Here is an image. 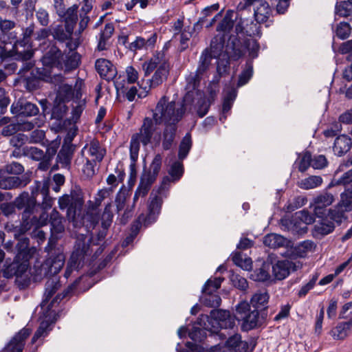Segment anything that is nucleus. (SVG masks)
Masks as SVG:
<instances>
[{"label":"nucleus","mask_w":352,"mask_h":352,"mask_svg":"<svg viewBox=\"0 0 352 352\" xmlns=\"http://www.w3.org/2000/svg\"><path fill=\"white\" fill-rule=\"evenodd\" d=\"M155 181V180L151 179L149 175L142 174L139 186L135 192L134 198L145 197Z\"/></svg>","instance_id":"c03bdc74"},{"label":"nucleus","mask_w":352,"mask_h":352,"mask_svg":"<svg viewBox=\"0 0 352 352\" xmlns=\"http://www.w3.org/2000/svg\"><path fill=\"white\" fill-rule=\"evenodd\" d=\"M67 110V107L63 104H58L53 107L51 116L52 120L51 127L54 131L58 133L67 131L68 125L71 124V120L65 118Z\"/></svg>","instance_id":"dca6fc26"},{"label":"nucleus","mask_w":352,"mask_h":352,"mask_svg":"<svg viewBox=\"0 0 352 352\" xmlns=\"http://www.w3.org/2000/svg\"><path fill=\"white\" fill-rule=\"evenodd\" d=\"M351 329L344 322H340L337 326L331 331V335L334 339L343 340L349 334Z\"/></svg>","instance_id":"bf43d9fd"},{"label":"nucleus","mask_w":352,"mask_h":352,"mask_svg":"<svg viewBox=\"0 0 352 352\" xmlns=\"http://www.w3.org/2000/svg\"><path fill=\"white\" fill-rule=\"evenodd\" d=\"M351 25L346 22L339 23L335 29L336 35L342 40L348 38L351 34Z\"/></svg>","instance_id":"e2e57ef3"},{"label":"nucleus","mask_w":352,"mask_h":352,"mask_svg":"<svg viewBox=\"0 0 352 352\" xmlns=\"http://www.w3.org/2000/svg\"><path fill=\"white\" fill-rule=\"evenodd\" d=\"M351 144V138L347 135H342L336 138L333 149L335 154L342 156L350 150Z\"/></svg>","instance_id":"e433bc0d"},{"label":"nucleus","mask_w":352,"mask_h":352,"mask_svg":"<svg viewBox=\"0 0 352 352\" xmlns=\"http://www.w3.org/2000/svg\"><path fill=\"white\" fill-rule=\"evenodd\" d=\"M113 218L111 204H107L101 216V226L102 228H109Z\"/></svg>","instance_id":"6e6d98bb"},{"label":"nucleus","mask_w":352,"mask_h":352,"mask_svg":"<svg viewBox=\"0 0 352 352\" xmlns=\"http://www.w3.org/2000/svg\"><path fill=\"white\" fill-rule=\"evenodd\" d=\"M288 241L283 236L274 233L268 234L263 238V244L271 248H278L287 245Z\"/></svg>","instance_id":"a19ab883"},{"label":"nucleus","mask_w":352,"mask_h":352,"mask_svg":"<svg viewBox=\"0 0 352 352\" xmlns=\"http://www.w3.org/2000/svg\"><path fill=\"white\" fill-rule=\"evenodd\" d=\"M203 293L201 297V302L206 307H218L220 306L221 302V297L212 292V291H208Z\"/></svg>","instance_id":"3c124183"},{"label":"nucleus","mask_w":352,"mask_h":352,"mask_svg":"<svg viewBox=\"0 0 352 352\" xmlns=\"http://www.w3.org/2000/svg\"><path fill=\"white\" fill-rule=\"evenodd\" d=\"M322 183L320 176L311 175L298 182V186L304 190H310L320 186Z\"/></svg>","instance_id":"09e8293b"},{"label":"nucleus","mask_w":352,"mask_h":352,"mask_svg":"<svg viewBox=\"0 0 352 352\" xmlns=\"http://www.w3.org/2000/svg\"><path fill=\"white\" fill-rule=\"evenodd\" d=\"M30 328L24 327L10 339L0 352H23L26 339L31 334Z\"/></svg>","instance_id":"a211bd4d"},{"label":"nucleus","mask_w":352,"mask_h":352,"mask_svg":"<svg viewBox=\"0 0 352 352\" xmlns=\"http://www.w3.org/2000/svg\"><path fill=\"white\" fill-rule=\"evenodd\" d=\"M168 73L169 64L168 62H163L162 65L155 70L152 78L146 80L143 79L138 82V86L143 89L139 94V97L140 98L146 97L152 87L161 85L167 78Z\"/></svg>","instance_id":"4468645a"},{"label":"nucleus","mask_w":352,"mask_h":352,"mask_svg":"<svg viewBox=\"0 0 352 352\" xmlns=\"http://www.w3.org/2000/svg\"><path fill=\"white\" fill-rule=\"evenodd\" d=\"M85 199H58L59 207L66 210L68 220L73 223L75 228L84 225L85 211L83 210Z\"/></svg>","instance_id":"1a4fd4ad"},{"label":"nucleus","mask_w":352,"mask_h":352,"mask_svg":"<svg viewBox=\"0 0 352 352\" xmlns=\"http://www.w3.org/2000/svg\"><path fill=\"white\" fill-rule=\"evenodd\" d=\"M78 8L77 5H74L67 9L65 8V14L63 15H58L60 17L64 19L65 23V25L68 27V29L70 31L74 30L78 20Z\"/></svg>","instance_id":"79ce46f5"},{"label":"nucleus","mask_w":352,"mask_h":352,"mask_svg":"<svg viewBox=\"0 0 352 352\" xmlns=\"http://www.w3.org/2000/svg\"><path fill=\"white\" fill-rule=\"evenodd\" d=\"M340 179L333 180L326 188V197L319 196L317 198H334L340 192V198H352V188L347 182H339Z\"/></svg>","instance_id":"4be33fe9"},{"label":"nucleus","mask_w":352,"mask_h":352,"mask_svg":"<svg viewBox=\"0 0 352 352\" xmlns=\"http://www.w3.org/2000/svg\"><path fill=\"white\" fill-rule=\"evenodd\" d=\"M177 129V124L165 125L162 134V147L164 150H169L171 148L176 136Z\"/></svg>","instance_id":"ea45409f"},{"label":"nucleus","mask_w":352,"mask_h":352,"mask_svg":"<svg viewBox=\"0 0 352 352\" xmlns=\"http://www.w3.org/2000/svg\"><path fill=\"white\" fill-rule=\"evenodd\" d=\"M66 46L69 50L67 54L62 53L58 47L52 45L42 58L43 65L55 67L67 72L76 69L80 63V55L74 52L77 45L69 41Z\"/></svg>","instance_id":"20e7f679"},{"label":"nucleus","mask_w":352,"mask_h":352,"mask_svg":"<svg viewBox=\"0 0 352 352\" xmlns=\"http://www.w3.org/2000/svg\"><path fill=\"white\" fill-rule=\"evenodd\" d=\"M208 320L214 331L222 329H233L235 327L236 313L231 315L230 311L226 309H213L208 316Z\"/></svg>","instance_id":"ddd939ff"},{"label":"nucleus","mask_w":352,"mask_h":352,"mask_svg":"<svg viewBox=\"0 0 352 352\" xmlns=\"http://www.w3.org/2000/svg\"><path fill=\"white\" fill-rule=\"evenodd\" d=\"M75 287V283H73L69 285L68 287L63 292V293L58 294L52 300V301L49 304L47 303V305L45 306L47 307V309L50 311L53 307L56 306V305H58L63 298L67 297L71 292H73Z\"/></svg>","instance_id":"052dcab7"},{"label":"nucleus","mask_w":352,"mask_h":352,"mask_svg":"<svg viewBox=\"0 0 352 352\" xmlns=\"http://www.w3.org/2000/svg\"><path fill=\"white\" fill-rule=\"evenodd\" d=\"M36 199H14L12 201H3L0 203V212L6 217L16 214V211L21 212V222L19 227L15 228L14 235H23L32 228L35 229L45 224L47 216L43 214L41 219L35 217H31V214L36 206L34 202Z\"/></svg>","instance_id":"7ed1b4c3"},{"label":"nucleus","mask_w":352,"mask_h":352,"mask_svg":"<svg viewBox=\"0 0 352 352\" xmlns=\"http://www.w3.org/2000/svg\"><path fill=\"white\" fill-rule=\"evenodd\" d=\"M85 162L82 166V171L85 177L91 178L96 174V166L99 162L91 160L88 157H84Z\"/></svg>","instance_id":"13d9d810"},{"label":"nucleus","mask_w":352,"mask_h":352,"mask_svg":"<svg viewBox=\"0 0 352 352\" xmlns=\"http://www.w3.org/2000/svg\"><path fill=\"white\" fill-rule=\"evenodd\" d=\"M256 342L251 340L250 342L241 340V336L239 333L228 338L226 346L232 352H252L256 346Z\"/></svg>","instance_id":"412c9836"},{"label":"nucleus","mask_w":352,"mask_h":352,"mask_svg":"<svg viewBox=\"0 0 352 352\" xmlns=\"http://www.w3.org/2000/svg\"><path fill=\"white\" fill-rule=\"evenodd\" d=\"M156 41L157 36L155 34H151L147 38L138 36L133 42L129 44V49L133 52L142 49L148 50V48H152L155 45Z\"/></svg>","instance_id":"c9c22d12"},{"label":"nucleus","mask_w":352,"mask_h":352,"mask_svg":"<svg viewBox=\"0 0 352 352\" xmlns=\"http://www.w3.org/2000/svg\"><path fill=\"white\" fill-rule=\"evenodd\" d=\"M270 296L267 292H258L254 294L250 300V307H252L253 309H264L268 308L267 303L269 301Z\"/></svg>","instance_id":"37998d69"},{"label":"nucleus","mask_w":352,"mask_h":352,"mask_svg":"<svg viewBox=\"0 0 352 352\" xmlns=\"http://www.w3.org/2000/svg\"><path fill=\"white\" fill-rule=\"evenodd\" d=\"M153 118L146 117L143 120L140 133H137L131 137L130 142V148H136V151H140V143L143 146H147L151 140V138L156 130V126Z\"/></svg>","instance_id":"9b49d317"},{"label":"nucleus","mask_w":352,"mask_h":352,"mask_svg":"<svg viewBox=\"0 0 352 352\" xmlns=\"http://www.w3.org/2000/svg\"><path fill=\"white\" fill-rule=\"evenodd\" d=\"M315 247L316 245L312 241H304L293 248L292 255L298 258H305L307 252L311 251Z\"/></svg>","instance_id":"a18cd8bd"},{"label":"nucleus","mask_w":352,"mask_h":352,"mask_svg":"<svg viewBox=\"0 0 352 352\" xmlns=\"http://www.w3.org/2000/svg\"><path fill=\"white\" fill-rule=\"evenodd\" d=\"M224 280L222 277L214 278V280L208 279L202 287V292L212 291V292H216L220 288L221 283Z\"/></svg>","instance_id":"338daca9"},{"label":"nucleus","mask_w":352,"mask_h":352,"mask_svg":"<svg viewBox=\"0 0 352 352\" xmlns=\"http://www.w3.org/2000/svg\"><path fill=\"white\" fill-rule=\"evenodd\" d=\"M254 14L257 23H267L266 27L270 25V22H268V19L272 14V10L267 1L258 0L254 8Z\"/></svg>","instance_id":"c85d7f7f"},{"label":"nucleus","mask_w":352,"mask_h":352,"mask_svg":"<svg viewBox=\"0 0 352 352\" xmlns=\"http://www.w3.org/2000/svg\"><path fill=\"white\" fill-rule=\"evenodd\" d=\"M186 112L185 104L169 101L166 96H162L153 110V118L155 124H177Z\"/></svg>","instance_id":"39448f33"},{"label":"nucleus","mask_w":352,"mask_h":352,"mask_svg":"<svg viewBox=\"0 0 352 352\" xmlns=\"http://www.w3.org/2000/svg\"><path fill=\"white\" fill-rule=\"evenodd\" d=\"M162 156L160 154L155 155L151 165L150 170L148 172H144V175H149L151 179L155 180L162 167Z\"/></svg>","instance_id":"5fc2aeb1"},{"label":"nucleus","mask_w":352,"mask_h":352,"mask_svg":"<svg viewBox=\"0 0 352 352\" xmlns=\"http://www.w3.org/2000/svg\"><path fill=\"white\" fill-rule=\"evenodd\" d=\"M32 67L33 64L32 63H26L25 66L19 70L22 82L25 87L29 91L36 89L39 85L40 80L36 75H34V71L32 69L29 72Z\"/></svg>","instance_id":"bb28decb"},{"label":"nucleus","mask_w":352,"mask_h":352,"mask_svg":"<svg viewBox=\"0 0 352 352\" xmlns=\"http://www.w3.org/2000/svg\"><path fill=\"white\" fill-rule=\"evenodd\" d=\"M74 30H69L67 26L65 25V28L63 25H59L54 28L52 34L55 39L58 40L61 42H72L70 38L73 34Z\"/></svg>","instance_id":"603ef678"},{"label":"nucleus","mask_w":352,"mask_h":352,"mask_svg":"<svg viewBox=\"0 0 352 352\" xmlns=\"http://www.w3.org/2000/svg\"><path fill=\"white\" fill-rule=\"evenodd\" d=\"M212 58L214 56L210 53L209 49L206 48L202 52L196 71L197 76L203 74L208 69Z\"/></svg>","instance_id":"de8ad7c7"},{"label":"nucleus","mask_w":352,"mask_h":352,"mask_svg":"<svg viewBox=\"0 0 352 352\" xmlns=\"http://www.w3.org/2000/svg\"><path fill=\"white\" fill-rule=\"evenodd\" d=\"M35 252L36 249L32 247L31 248L27 249L25 250L17 252L14 258L18 260L22 264H25L27 265V268L28 269L30 266L29 261L30 258H32Z\"/></svg>","instance_id":"4d7b16f0"},{"label":"nucleus","mask_w":352,"mask_h":352,"mask_svg":"<svg viewBox=\"0 0 352 352\" xmlns=\"http://www.w3.org/2000/svg\"><path fill=\"white\" fill-rule=\"evenodd\" d=\"M352 13V3L348 0L337 3L336 5V14L343 17H346Z\"/></svg>","instance_id":"680f3d73"},{"label":"nucleus","mask_w":352,"mask_h":352,"mask_svg":"<svg viewBox=\"0 0 352 352\" xmlns=\"http://www.w3.org/2000/svg\"><path fill=\"white\" fill-rule=\"evenodd\" d=\"M334 199H314V203L310 204L315 216L318 219L314 227V236L317 238L323 237L332 233L335 230V223H342L346 212L352 210V199H340V202L333 208H327Z\"/></svg>","instance_id":"f257e3e1"},{"label":"nucleus","mask_w":352,"mask_h":352,"mask_svg":"<svg viewBox=\"0 0 352 352\" xmlns=\"http://www.w3.org/2000/svg\"><path fill=\"white\" fill-rule=\"evenodd\" d=\"M338 52L342 54H348L347 60L351 62L352 69V39L342 43L338 48Z\"/></svg>","instance_id":"774afa93"},{"label":"nucleus","mask_w":352,"mask_h":352,"mask_svg":"<svg viewBox=\"0 0 352 352\" xmlns=\"http://www.w3.org/2000/svg\"><path fill=\"white\" fill-rule=\"evenodd\" d=\"M78 83L80 86L82 85V81L80 78L76 80L75 88L74 89L72 85L63 84L59 87L58 95L63 101H69L73 99L76 92V98L80 95V87H78Z\"/></svg>","instance_id":"f704fd0d"},{"label":"nucleus","mask_w":352,"mask_h":352,"mask_svg":"<svg viewBox=\"0 0 352 352\" xmlns=\"http://www.w3.org/2000/svg\"><path fill=\"white\" fill-rule=\"evenodd\" d=\"M184 173V166L182 162L176 161L172 164L168 170L170 177H164L162 188H165L170 182H176L180 179Z\"/></svg>","instance_id":"2f4dec72"},{"label":"nucleus","mask_w":352,"mask_h":352,"mask_svg":"<svg viewBox=\"0 0 352 352\" xmlns=\"http://www.w3.org/2000/svg\"><path fill=\"white\" fill-rule=\"evenodd\" d=\"M80 154L82 157H88L91 160L101 162L106 155V149L98 140L94 138L83 146Z\"/></svg>","instance_id":"6ab92c4d"},{"label":"nucleus","mask_w":352,"mask_h":352,"mask_svg":"<svg viewBox=\"0 0 352 352\" xmlns=\"http://www.w3.org/2000/svg\"><path fill=\"white\" fill-rule=\"evenodd\" d=\"M225 47V36L223 35H217L212 38L210 43V53L214 56V58H218L221 54Z\"/></svg>","instance_id":"49530a36"},{"label":"nucleus","mask_w":352,"mask_h":352,"mask_svg":"<svg viewBox=\"0 0 352 352\" xmlns=\"http://www.w3.org/2000/svg\"><path fill=\"white\" fill-rule=\"evenodd\" d=\"M25 156L34 160L40 161L45 157L43 150L34 146H25Z\"/></svg>","instance_id":"69168bd1"},{"label":"nucleus","mask_w":352,"mask_h":352,"mask_svg":"<svg viewBox=\"0 0 352 352\" xmlns=\"http://www.w3.org/2000/svg\"><path fill=\"white\" fill-rule=\"evenodd\" d=\"M30 182L26 177L7 176L0 180V189L12 190L25 186Z\"/></svg>","instance_id":"473e14b6"},{"label":"nucleus","mask_w":352,"mask_h":352,"mask_svg":"<svg viewBox=\"0 0 352 352\" xmlns=\"http://www.w3.org/2000/svg\"><path fill=\"white\" fill-rule=\"evenodd\" d=\"M192 145L191 135L189 133H187L182 138L179 146L178 158L179 160L182 161L188 156Z\"/></svg>","instance_id":"8fccbe9b"},{"label":"nucleus","mask_w":352,"mask_h":352,"mask_svg":"<svg viewBox=\"0 0 352 352\" xmlns=\"http://www.w3.org/2000/svg\"><path fill=\"white\" fill-rule=\"evenodd\" d=\"M12 113L18 115V119L21 117H32L39 112L38 107L25 100L19 99L14 102L10 108Z\"/></svg>","instance_id":"5701e85b"},{"label":"nucleus","mask_w":352,"mask_h":352,"mask_svg":"<svg viewBox=\"0 0 352 352\" xmlns=\"http://www.w3.org/2000/svg\"><path fill=\"white\" fill-rule=\"evenodd\" d=\"M47 223L50 225L51 234L45 248L47 253V258L41 264V270L44 271L45 275L57 273L63 267L65 258L63 250L56 247L60 234L65 231L62 218L56 209L52 210Z\"/></svg>","instance_id":"f03ea898"},{"label":"nucleus","mask_w":352,"mask_h":352,"mask_svg":"<svg viewBox=\"0 0 352 352\" xmlns=\"http://www.w3.org/2000/svg\"><path fill=\"white\" fill-rule=\"evenodd\" d=\"M257 23L252 20L241 19L236 29H238V27L241 28V32L250 37L255 36L260 37L261 35L260 26Z\"/></svg>","instance_id":"4c0bfd02"},{"label":"nucleus","mask_w":352,"mask_h":352,"mask_svg":"<svg viewBox=\"0 0 352 352\" xmlns=\"http://www.w3.org/2000/svg\"><path fill=\"white\" fill-rule=\"evenodd\" d=\"M162 204V199H151L148 204V213L145 216L143 213L140 214L138 217L131 224V234L137 236L142 225L148 227L155 223L160 212Z\"/></svg>","instance_id":"9d476101"},{"label":"nucleus","mask_w":352,"mask_h":352,"mask_svg":"<svg viewBox=\"0 0 352 352\" xmlns=\"http://www.w3.org/2000/svg\"><path fill=\"white\" fill-rule=\"evenodd\" d=\"M34 30L35 25L34 23H31L23 30V37L19 38V41L14 46H12L11 50V52L15 54V60L27 61L32 58L34 50L32 49L31 38L34 34Z\"/></svg>","instance_id":"0eeeda50"},{"label":"nucleus","mask_w":352,"mask_h":352,"mask_svg":"<svg viewBox=\"0 0 352 352\" xmlns=\"http://www.w3.org/2000/svg\"><path fill=\"white\" fill-rule=\"evenodd\" d=\"M116 181L117 178L114 175L110 174L108 176L107 182L109 185H111V187L100 190L98 192L100 198H108L112 196L113 192V187L116 186Z\"/></svg>","instance_id":"0e129e2a"},{"label":"nucleus","mask_w":352,"mask_h":352,"mask_svg":"<svg viewBox=\"0 0 352 352\" xmlns=\"http://www.w3.org/2000/svg\"><path fill=\"white\" fill-rule=\"evenodd\" d=\"M236 318L242 322L241 328L243 331H249L259 326V311L251 309L250 305L246 301H241L236 306Z\"/></svg>","instance_id":"6e6552de"},{"label":"nucleus","mask_w":352,"mask_h":352,"mask_svg":"<svg viewBox=\"0 0 352 352\" xmlns=\"http://www.w3.org/2000/svg\"><path fill=\"white\" fill-rule=\"evenodd\" d=\"M76 145H62L56 156V162L63 168H69Z\"/></svg>","instance_id":"7c9ffc66"},{"label":"nucleus","mask_w":352,"mask_h":352,"mask_svg":"<svg viewBox=\"0 0 352 352\" xmlns=\"http://www.w3.org/2000/svg\"><path fill=\"white\" fill-rule=\"evenodd\" d=\"M301 267L299 264H296L289 260H275L271 265L272 269V274L278 280H282L286 278L290 274L291 272H296Z\"/></svg>","instance_id":"f3484780"},{"label":"nucleus","mask_w":352,"mask_h":352,"mask_svg":"<svg viewBox=\"0 0 352 352\" xmlns=\"http://www.w3.org/2000/svg\"><path fill=\"white\" fill-rule=\"evenodd\" d=\"M274 260L275 255L273 254H269L267 260L263 263L261 267L254 270L253 273L251 274L254 280L258 282H265L269 280L271 277L270 270Z\"/></svg>","instance_id":"cd10ccee"},{"label":"nucleus","mask_w":352,"mask_h":352,"mask_svg":"<svg viewBox=\"0 0 352 352\" xmlns=\"http://www.w3.org/2000/svg\"><path fill=\"white\" fill-rule=\"evenodd\" d=\"M60 272V270L56 274H49L47 275L44 274V271L41 270V267H40V274L43 276H52L50 278L45 285V293L43 295V298L41 303V307H45L49 300L52 298V297L55 294V293L58 291V289L60 287L61 285L56 275Z\"/></svg>","instance_id":"393cba45"},{"label":"nucleus","mask_w":352,"mask_h":352,"mask_svg":"<svg viewBox=\"0 0 352 352\" xmlns=\"http://www.w3.org/2000/svg\"><path fill=\"white\" fill-rule=\"evenodd\" d=\"M237 91L234 87L228 89L223 97L222 112L219 118V120L223 123L226 120L229 112L230 111L233 103L236 98Z\"/></svg>","instance_id":"c756f323"},{"label":"nucleus","mask_w":352,"mask_h":352,"mask_svg":"<svg viewBox=\"0 0 352 352\" xmlns=\"http://www.w3.org/2000/svg\"><path fill=\"white\" fill-rule=\"evenodd\" d=\"M253 75V63L252 60H248L244 69L239 76L237 87H241L247 84Z\"/></svg>","instance_id":"864d4df0"},{"label":"nucleus","mask_w":352,"mask_h":352,"mask_svg":"<svg viewBox=\"0 0 352 352\" xmlns=\"http://www.w3.org/2000/svg\"><path fill=\"white\" fill-rule=\"evenodd\" d=\"M95 68L100 76L107 81L113 80L116 77V68L107 59H97L95 63Z\"/></svg>","instance_id":"a878e982"},{"label":"nucleus","mask_w":352,"mask_h":352,"mask_svg":"<svg viewBox=\"0 0 352 352\" xmlns=\"http://www.w3.org/2000/svg\"><path fill=\"white\" fill-rule=\"evenodd\" d=\"M54 199H43L41 204H38L36 200L34 201L35 205L38 206V208H36V210H34L32 214H31V217H35L37 219H40L42 214H45L47 216L45 224L41 226L39 228L47 224L48 217L50 215L47 214V210L51 209L54 204Z\"/></svg>","instance_id":"58836bf2"},{"label":"nucleus","mask_w":352,"mask_h":352,"mask_svg":"<svg viewBox=\"0 0 352 352\" xmlns=\"http://www.w3.org/2000/svg\"><path fill=\"white\" fill-rule=\"evenodd\" d=\"M89 240L85 241V238L78 239L74 245V250L67 262V265L77 270L82 266L85 256L90 254V244Z\"/></svg>","instance_id":"2eb2a0df"},{"label":"nucleus","mask_w":352,"mask_h":352,"mask_svg":"<svg viewBox=\"0 0 352 352\" xmlns=\"http://www.w3.org/2000/svg\"><path fill=\"white\" fill-rule=\"evenodd\" d=\"M28 270L25 264H22L18 260L14 258L11 262L8 259L6 261L2 272L3 276L6 278L15 276L18 287L20 289H24L29 286L30 278H24L22 280L20 279L27 272Z\"/></svg>","instance_id":"f8f14e48"},{"label":"nucleus","mask_w":352,"mask_h":352,"mask_svg":"<svg viewBox=\"0 0 352 352\" xmlns=\"http://www.w3.org/2000/svg\"><path fill=\"white\" fill-rule=\"evenodd\" d=\"M259 47L256 40L249 38L242 43L236 36H231L226 46L225 52L234 59H239L244 55L245 50H248L249 56L252 58H255L258 56Z\"/></svg>","instance_id":"423d86ee"},{"label":"nucleus","mask_w":352,"mask_h":352,"mask_svg":"<svg viewBox=\"0 0 352 352\" xmlns=\"http://www.w3.org/2000/svg\"><path fill=\"white\" fill-rule=\"evenodd\" d=\"M163 62H168L164 52H157L148 61L142 65L144 76H148L154 70L160 67Z\"/></svg>","instance_id":"72a5a7b5"},{"label":"nucleus","mask_w":352,"mask_h":352,"mask_svg":"<svg viewBox=\"0 0 352 352\" xmlns=\"http://www.w3.org/2000/svg\"><path fill=\"white\" fill-rule=\"evenodd\" d=\"M316 218L317 217L314 212L311 214L306 209L297 212L294 219V229L300 234L307 233L308 230L307 226L314 223Z\"/></svg>","instance_id":"b1692460"},{"label":"nucleus","mask_w":352,"mask_h":352,"mask_svg":"<svg viewBox=\"0 0 352 352\" xmlns=\"http://www.w3.org/2000/svg\"><path fill=\"white\" fill-rule=\"evenodd\" d=\"M117 212L119 216L120 223L126 224L133 216L134 210L138 199H115Z\"/></svg>","instance_id":"aec40b11"}]
</instances>
